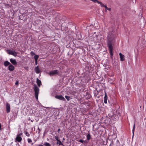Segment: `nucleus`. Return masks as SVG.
Wrapping results in <instances>:
<instances>
[{"label": "nucleus", "instance_id": "2eb2a0df", "mask_svg": "<svg viewBox=\"0 0 146 146\" xmlns=\"http://www.w3.org/2000/svg\"><path fill=\"white\" fill-rule=\"evenodd\" d=\"M107 98L106 93H105L104 97V102L105 104L107 103Z\"/></svg>", "mask_w": 146, "mask_h": 146}, {"label": "nucleus", "instance_id": "9d476101", "mask_svg": "<svg viewBox=\"0 0 146 146\" xmlns=\"http://www.w3.org/2000/svg\"><path fill=\"white\" fill-rule=\"evenodd\" d=\"M22 140V138L19 135H17V137L15 139V141H17L18 142H20Z\"/></svg>", "mask_w": 146, "mask_h": 146}, {"label": "nucleus", "instance_id": "ea45409f", "mask_svg": "<svg viewBox=\"0 0 146 146\" xmlns=\"http://www.w3.org/2000/svg\"><path fill=\"white\" fill-rule=\"evenodd\" d=\"M38 129L39 130V132H38V133H39L40 132V129L39 128H38Z\"/></svg>", "mask_w": 146, "mask_h": 146}, {"label": "nucleus", "instance_id": "f704fd0d", "mask_svg": "<svg viewBox=\"0 0 146 146\" xmlns=\"http://www.w3.org/2000/svg\"><path fill=\"white\" fill-rule=\"evenodd\" d=\"M1 130V123H0V130Z\"/></svg>", "mask_w": 146, "mask_h": 146}, {"label": "nucleus", "instance_id": "473e14b6", "mask_svg": "<svg viewBox=\"0 0 146 146\" xmlns=\"http://www.w3.org/2000/svg\"><path fill=\"white\" fill-rule=\"evenodd\" d=\"M19 84V82H18V81H17L16 82H15V85H17V84Z\"/></svg>", "mask_w": 146, "mask_h": 146}, {"label": "nucleus", "instance_id": "b1692460", "mask_svg": "<svg viewBox=\"0 0 146 146\" xmlns=\"http://www.w3.org/2000/svg\"><path fill=\"white\" fill-rule=\"evenodd\" d=\"M25 133L27 136L28 137H29L30 136V134L28 132L26 131L25 132Z\"/></svg>", "mask_w": 146, "mask_h": 146}, {"label": "nucleus", "instance_id": "a211bd4d", "mask_svg": "<svg viewBox=\"0 0 146 146\" xmlns=\"http://www.w3.org/2000/svg\"><path fill=\"white\" fill-rule=\"evenodd\" d=\"M44 145L45 146H51V145L49 143L47 142H45L44 143Z\"/></svg>", "mask_w": 146, "mask_h": 146}, {"label": "nucleus", "instance_id": "412c9836", "mask_svg": "<svg viewBox=\"0 0 146 146\" xmlns=\"http://www.w3.org/2000/svg\"><path fill=\"white\" fill-rule=\"evenodd\" d=\"M56 144H59V145H63L62 143L60 141H58L56 143Z\"/></svg>", "mask_w": 146, "mask_h": 146}, {"label": "nucleus", "instance_id": "ddd939ff", "mask_svg": "<svg viewBox=\"0 0 146 146\" xmlns=\"http://www.w3.org/2000/svg\"><path fill=\"white\" fill-rule=\"evenodd\" d=\"M11 64L7 61H5L4 63V65L5 66H9Z\"/></svg>", "mask_w": 146, "mask_h": 146}, {"label": "nucleus", "instance_id": "4be33fe9", "mask_svg": "<svg viewBox=\"0 0 146 146\" xmlns=\"http://www.w3.org/2000/svg\"><path fill=\"white\" fill-rule=\"evenodd\" d=\"M98 3L100 4L102 7L104 6V5L101 2H99Z\"/></svg>", "mask_w": 146, "mask_h": 146}, {"label": "nucleus", "instance_id": "dca6fc26", "mask_svg": "<svg viewBox=\"0 0 146 146\" xmlns=\"http://www.w3.org/2000/svg\"><path fill=\"white\" fill-rule=\"evenodd\" d=\"M87 139L88 140H90L91 138V135L90 133L87 134L86 136Z\"/></svg>", "mask_w": 146, "mask_h": 146}, {"label": "nucleus", "instance_id": "39448f33", "mask_svg": "<svg viewBox=\"0 0 146 146\" xmlns=\"http://www.w3.org/2000/svg\"><path fill=\"white\" fill-rule=\"evenodd\" d=\"M6 50L7 51L8 53L9 54L15 56H17V53L15 51L7 50Z\"/></svg>", "mask_w": 146, "mask_h": 146}, {"label": "nucleus", "instance_id": "423d86ee", "mask_svg": "<svg viewBox=\"0 0 146 146\" xmlns=\"http://www.w3.org/2000/svg\"><path fill=\"white\" fill-rule=\"evenodd\" d=\"M55 98L56 99H58L59 100L63 101H65L66 100L65 98L62 95H56L55 97Z\"/></svg>", "mask_w": 146, "mask_h": 146}, {"label": "nucleus", "instance_id": "20e7f679", "mask_svg": "<svg viewBox=\"0 0 146 146\" xmlns=\"http://www.w3.org/2000/svg\"><path fill=\"white\" fill-rule=\"evenodd\" d=\"M59 73V71L58 70H55L50 71L49 73V74L50 76H53L56 74H58Z\"/></svg>", "mask_w": 146, "mask_h": 146}, {"label": "nucleus", "instance_id": "aec40b11", "mask_svg": "<svg viewBox=\"0 0 146 146\" xmlns=\"http://www.w3.org/2000/svg\"><path fill=\"white\" fill-rule=\"evenodd\" d=\"M65 98L68 101H69L70 99L71 98L70 96H65Z\"/></svg>", "mask_w": 146, "mask_h": 146}, {"label": "nucleus", "instance_id": "79ce46f5", "mask_svg": "<svg viewBox=\"0 0 146 146\" xmlns=\"http://www.w3.org/2000/svg\"><path fill=\"white\" fill-rule=\"evenodd\" d=\"M28 120H29H29H30V119H28Z\"/></svg>", "mask_w": 146, "mask_h": 146}, {"label": "nucleus", "instance_id": "6ab92c4d", "mask_svg": "<svg viewBox=\"0 0 146 146\" xmlns=\"http://www.w3.org/2000/svg\"><path fill=\"white\" fill-rule=\"evenodd\" d=\"M39 56L38 55H35L34 56V58L35 59V60H37L38 59V58Z\"/></svg>", "mask_w": 146, "mask_h": 146}, {"label": "nucleus", "instance_id": "7c9ffc66", "mask_svg": "<svg viewBox=\"0 0 146 146\" xmlns=\"http://www.w3.org/2000/svg\"><path fill=\"white\" fill-rule=\"evenodd\" d=\"M22 134H23V133H21L17 135H19V136H20L22 135Z\"/></svg>", "mask_w": 146, "mask_h": 146}, {"label": "nucleus", "instance_id": "a878e982", "mask_svg": "<svg viewBox=\"0 0 146 146\" xmlns=\"http://www.w3.org/2000/svg\"><path fill=\"white\" fill-rule=\"evenodd\" d=\"M55 139L58 141H59V140L58 139V136H56L55 137Z\"/></svg>", "mask_w": 146, "mask_h": 146}, {"label": "nucleus", "instance_id": "7ed1b4c3", "mask_svg": "<svg viewBox=\"0 0 146 146\" xmlns=\"http://www.w3.org/2000/svg\"><path fill=\"white\" fill-rule=\"evenodd\" d=\"M120 143L118 140L115 141H112L109 146H119Z\"/></svg>", "mask_w": 146, "mask_h": 146}, {"label": "nucleus", "instance_id": "1a4fd4ad", "mask_svg": "<svg viewBox=\"0 0 146 146\" xmlns=\"http://www.w3.org/2000/svg\"><path fill=\"white\" fill-rule=\"evenodd\" d=\"M10 61L11 63L13 65H16L17 64V62L16 60L15 59L11 58L10 60Z\"/></svg>", "mask_w": 146, "mask_h": 146}, {"label": "nucleus", "instance_id": "2f4dec72", "mask_svg": "<svg viewBox=\"0 0 146 146\" xmlns=\"http://www.w3.org/2000/svg\"><path fill=\"white\" fill-rule=\"evenodd\" d=\"M106 10H108L109 11H110L111 10V9L110 8H108H108L106 9Z\"/></svg>", "mask_w": 146, "mask_h": 146}, {"label": "nucleus", "instance_id": "9b49d317", "mask_svg": "<svg viewBox=\"0 0 146 146\" xmlns=\"http://www.w3.org/2000/svg\"><path fill=\"white\" fill-rule=\"evenodd\" d=\"M35 71L37 74H39L40 72L38 66L35 67Z\"/></svg>", "mask_w": 146, "mask_h": 146}, {"label": "nucleus", "instance_id": "f3484780", "mask_svg": "<svg viewBox=\"0 0 146 146\" xmlns=\"http://www.w3.org/2000/svg\"><path fill=\"white\" fill-rule=\"evenodd\" d=\"M98 93L99 92L98 91L95 90L94 91V96H97L98 94Z\"/></svg>", "mask_w": 146, "mask_h": 146}, {"label": "nucleus", "instance_id": "cd10ccee", "mask_svg": "<svg viewBox=\"0 0 146 146\" xmlns=\"http://www.w3.org/2000/svg\"><path fill=\"white\" fill-rule=\"evenodd\" d=\"M91 1L95 3L97 2L98 3H99V2H100L98 0H92Z\"/></svg>", "mask_w": 146, "mask_h": 146}, {"label": "nucleus", "instance_id": "4c0bfd02", "mask_svg": "<svg viewBox=\"0 0 146 146\" xmlns=\"http://www.w3.org/2000/svg\"><path fill=\"white\" fill-rule=\"evenodd\" d=\"M38 146H44L42 145H41V144H40V145H38Z\"/></svg>", "mask_w": 146, "mask_h": 146}, {"label": "nucleus", "instance_id": "4468645a", "mask_svg": "<svg viewBox=\"0 0 146 146\" xmlns=\"http://www.w3.org/2000/svg\"><path fill=\"white\" fill-rule=\"evenodd\" d=\"M36 83L38 87H39L41 84V81L38 79V78L36 79Z\"/></svg>", "mask_w": 146, "mask_h": 146}, {"label": "nucleus", "instance_id": "a19ab883", "mask_svg": "<svg viewBox=\"0 0 146 146\" xmlns=\"http://www.w3.org/2000/svg\"><path fill=\"white\" fill-rule=\"evenodd\" d=\"M31 122H33V121L32 120H31Z\"/></svg>", "mask_w": 146, "mask_h": 146}, {"label": "nucleus", "instance_id": "0eeeda50", "mask_svg": "<svg viewBox=\"0 0 146 146\" xmlns=\"http://www.w3.org/2000/svg\"><path fill=\"white\" fill-rule=\"evenodd\" d=\"M6 111L7 113H8L10 111V105L9 104L7 103L6 105Z\"/></svg>", "mask_w": 146, "mask_h": 146}, {"label": "nucleus", "instance_id": "e433bc0d", "mask_svg": "<svg viewBox=\"0 0 146 146\" xmlns=\"http://www.w3.org/2000/svg\"><path fill=\"white\" fill-rule=\"evenodd\" d=\"M105 8L106 9L108 8V7H107L106 5H105L104 6Z\"/></svg>", "mask_w": 146, "mask_h": 146}, {"label": "nucleus", "instance_id": "bb28decb", "mask_svg": "<svg viewBox=\"0 0 146 146\" xmlns=\"http://www.w3.org/2000/svg\"><path fill=\"white\" fill-rule=\"evenodd\" d=\"M31 56H33L35 54V53L33 51H31Z\"/></svg>", "mask_w": 146, "mask_h": 146}, {"label": "nucleus", "instance_id": "58836bf2", "mask_svg": "<svg viewBox=\"0 0 146 146\" xmlns=\"http://www.w3.org/2000/svg\"><path fill=\"white\" fill-rule=\"evenodd\" d=\"M60 131V128H59L58 129V132H59V131Z\"/></svg>", "mask_w": 146, "mask_h": 146}, {"label": "nucleus", "instance_id": "c9c22d12", "mask_svg": "<svg viewBox=\"0 0 146 146\" xmlns=\"http://www.w3.org/2000/svg\"><path fill=\"white\" fill-rule=\"evenodd\" d=\"M24 68L26 70H28V67H24Z\"/></svg>", "mask_w": 146, "mask_h": 146}, {"label": "nucleus", "instance_id": "72a5a7b5", "mask_svg": "<svg viewBox=\"0 0 146 146\" xmlns=\"http://www.w3.org/2000/svg\"><path fill=\"white\" fill-rule=\"evenodd\" d=\"M35 64L36 65H37V60H35Z\"/></svg>", "mask_w": 146, "mask_h": 146}, {"label": "nucleus", "instance_id": "f257e3e1", "mask_svg": "<svg viewBox=\"0 0 146 146\" xmlns=\"http://www.w3.org/2000/svg\"><path fill=\"white\" fill-rule=\"evenodd\" d=\"M115 42V37L113 35L111 32H109L107 39V46L108 48L109 53L111 55L110 57L113 58V47Z\"/></svg>", "mask_w": 146, "mask_h": 146}, {"label": "nucleus", "instance_id": "f8f14e48", "mask_svg": "<svg viewBox=\"0 0 146 146\" xmlns=\"http://www.w3.org/2000/svg\"><path fill=\"white\" fill-rule=\"evenodd\" d=\"M119 55L120 58V60L121 61H123L124 60V56L121 53H119Z\"/></svg>", "mask_w": 146, "mask_h": 146}, {"label": "nucleus", "instance_id": "f03ea898", "mask_svg": "<svg viewBox=\"0 0 146 146\" xmlns=\"http://www.w3.org/2000/svg\"><path fill=\"white\" fill-rule=\"evenodd\" d=\"M33 86H34V90L35 91V97L36 99L38 100L39 89L36 84H34Z\"/></svg>", "mask_w": 146, "mask_h": 146}, {"label": "nucleus", "instance_id": "6e6552de", "mask_svg": "<svg viewBox=\"0 0 146 146\" xmlns=\"http://www.w3.org/2000/svg\"><path fill=\"white\" fill-rule=\"evenodd\" d=\"M8 70L10 71H13L15 69V68L11 64L8 66Z\"/></svg>", "mask_w": 146, "mask_h": 146}, {"label": "nucleus", "instance_id": "c85d7f7f", "mask_svg": "<svg viewBox=\"0 0 146 146\" xmlns=\"http://www.w3.org/2000/svg\"><path fill=\"white\" fill-rule=\"evenodd\" d=\"M78 141L83 143L84 142V141L82 139H80Z\"/></svg>", "mask_w": 146, "mask_h": 146}, {"label": "nucleus", "instance_id": "c756f323", "mask_svg": "<svg viewBox=\"0 0 146 146\" xmlns=\"http://www.w3.org/2000/svg\"><path fill=\"white\" fill-rule=\"evenodd\" d=\"M88 141H84V142L83 143L87 144L88 143Z\"/></svg>", "mask_w": 146, "mask_h": 146}, {"label": "nucleus", "instance_id": "393cba45", "mask_svg": "<svg viewBox=\"0 0 146 146\" xmlns=\"http://www.w3.org/2000/svg\"><path fill=\"white\" fill-rule=\"evenodd\" d=\"M28 142L29 143H30L32 142V141L31 139L28 138L27 139Z\"/></svg>", "mask_w": 146, "mask_h": 146}, {"label": "nucleus", "instance_id": "5701e85b", "mask_svg": "<svg viewBox=\"0 0 146 146\" xmlns=\"http://www.w3.org/2000/svg\"><path fill=\"white\" fill-rule=\"evenodd\" d=\"M135 123L134 125L133 129L132 130V131H133V134H134V131H135Z\"/></svg>", "mask_w": 146, "mask_h": 146}]
</instances>
